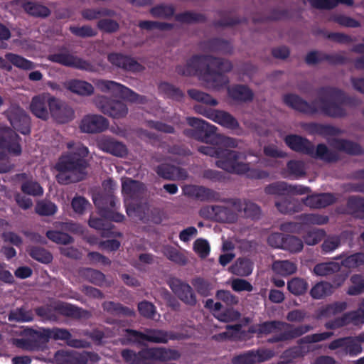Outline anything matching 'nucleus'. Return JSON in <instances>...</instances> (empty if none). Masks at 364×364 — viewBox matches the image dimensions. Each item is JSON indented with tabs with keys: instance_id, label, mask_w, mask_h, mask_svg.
Here are the masks:
<instances>
[{
	"instance_id": "nucleus-1",
	"label": "nucleus",
	"mask_w": 364,
	"mask_h": 364,
	"mask_svg": "<svg viewBox=\"0 0 364 364\" xmlns=\"http://www.w3.org/2000/svg\"><path fill=\"white\" fill-rule=\"evenodd\" d=\"M316 100L309 102L296 94H286L284 103L302 114L313 116L318 113L331 118H343L347 116L345 105L355 107L359 100L348 95L343 90L333 86H322L316 90Z\"/></svg>"
},
{
	"instance_id": "nucleus-2",
	"label": "nucleus",
	"mask_w": 364,
	"mask_h": 364,
	"mask_svg": "<svg viewBox=\"0 0 364 364\" xmlns=\"http://www.w3.org/2000/svg\"><path fill=\"white\" fill-rule=\"evenodd\" d=\"M232 69L230 61L210 55H193L185 65H178L176 71L181 75H201L208 88L219 90L229 83L228 77L223 73Z\"/></svg>"
},
{
	"instance_id": "nucleus-3",
	"label": "nucleus",
	"mask_w": 364,
	"mask_h": 364,
	"mask_svg": "<svg viewBox=\"0 0 364 364\" xmlns=\"http://www.w3.org/2000/svg\"><path fill=\"white\" fill-rule=\"evenodd\" d=\"M67 147L70 151L63 154L54 166L58 171L56 180L61 185L82 181L87 176V168L89 166L87 159L89 150L87 146L80 142H68Z\"/></svg>"
},
{
	"instance_id": "nucleus-4",
	"label": "nucleus",
	"mask_w": 364,
	"mask_h": 364,
	"mask_svg": "<svg viewBox=\"0 0 364 364\" xmlns=\"http://www.w3.org/2000/svg\"><path fill=\"white\" fill-rule=\"evenodd\" d=\"M313 328V326L310 324L294 326L289 323L274 320L258 324L254 332L258 335H268L283 330L282 332L276 333L267 340L268 343H276L297 338Z\"/></svg>"
},
{
	"instance_id": "nucleus-5",
	"label": "nucleus",
	"mask_w": 364,
	"mask_h": 364,
	"mask_svg": "<svg viewBox=\"0 0 364 364\" xmlns=\"http://www.w3.org/2000/svg\"><path fill=\"white\" fill-rule=\"evenodd\" d=\"M198 151L206 156L217 159L215 166L231 174L241 175L245 170V162L239 161L246 159L242 152L221 146H200Z\"/></svg>"
},
{
	"instance_id": "nucleus-6",
	"label": "nucleus",
	"mask_w": 364,
	"mask_h": 364,
	"mask_svg": "<svg viewBox=\"0 0 364 364\" xmlns=\"http://www.w3.org/2000/svg\"><path fill=\"white\" fill-rule=\"evenodd\" d=\"M284 141L292 151L318 159L324 162L335 163L339 160L338 154L330 150L325 144H318L315 149L311 141L297 134L287 135Z\"/></svg>"
},
{
	"instance_id": "nucleus-7",
	"label": "nucleus",
	"mask_w": 364,
	"mask_h": 364,
	"mask_svg": "<svg viewBox=\"0 0 364 364\" xmlns=\"http://www.w3.org/2000/svg\"><path fill=\"white\" fill-rule=\"evenodd\" d=\"M118 200L113 195L101 197L99 200L94 199L95 205L99 208L100 215L103 218H92L89 220V225L99 230H109L111 225L105 221L108 220L117 223L122 222L124 215L114 211L117 210Z\"/></svg>"
},
{
	"instance_id": "nucleus-8",
	"label": "nucleus",
	"mask_w": 364,
	"mask_h": 364,
	"mask_svg": "<svg viewBox=\"0 0 364 364\" xmlns=\"http://www.w3.org/2000/svg\"><path fill=\"white\" fill-rule=\"evenodd\" d=\"M34 311L38 316L50 321H57L58 314L73 318H80L86 313L82 308L63 301H58L53 305L38 306Z\"/></svg>"
},
{
	"instance_id": "nucleus-9",
	"label": "nucleus",
	"mask_w": 364,
	"mask_h": 364,
	"mask_svg": "<svg viewBox=\"0 0 364 364\" xmlns=\"http://www.w3.org/2000/svg\"><path fill=\"white\" fill-rule=\"evenodd\" d=\"M188 124L193 129H186L184 134L186 136L193 137V139L205 142L214 144L217 139V127L206 121L197 117H188Z\"/></svg>"
},
{
	"instance_id": "nucleus-10",
	"label": "nucleus",
	"mask_w": 364,
	"mask_h": 364,
	"mask_svg": "<svg viewBox=\"0 0 364 364\" xmlns=\"http://www.w3.org/2000/svg\"><path fill=\"white\" fill-rule=\"evenodd\" d=\"M50 62L61 65L87 72L95 71V65L90 61L73 55L66 47H61L59 52L50 54L48 57Z\"/></svg>"
},
{
	"instance_id": "nucleus-11",
	"label": "nucleus",
	"mask_w": 364,
	"mask_h": 364,
	"mask_svg": "<svg viewBox=\"0 0 364 364\" xmlns=\"http://www.w3.org/2000/svg\"><path fill=\"white\" fill-rule=\"evenodd\" d=\"M93 102L101 112L114 119L125 117L128 113V107L124 102L105 95H96Z\"/></svg>"
},
{
	"instance_id": "nucleus-12",
	"label": "nucleus",
	"mask_w": 364,
	"mask_h": 364,
	"mask_svg": "<svg viewBox=\"0 0 364 364\" xmlns=\"http://www.w3.org/2000/svg\"><path fill=\"white\" fill-rule=\"evenodd\" d=\"M12 127L23 135L31 133V119L18 105H11L4 112Z\"/></svg>"
},
{
	"instance_id": "nucleus-13",
	"label": "nucleus",
	"mask_w": 364,
	"mask_h": 364,
	"mask_svg": "<svg viewBox=\"0 0 364 364\" xmlns=\"http://www.w3.org/2000/svg\"><path fill=\"white\" fill-rule=\"evenodd\" d=\"M21 137L12 129L0 125V149L9 154L19 156L22 149L20 144Z\"/></svg>"
},
{
	"instance_id": "nucleus-14",
	"label": "nucleus",
	"mask_w": 364,
	"mask_h": 364,
	"mask_svg": "<svg viewBox=\"0 0 364 364\" xmlns=\"http://www.w3.org/2000/svg\"><path fill=\"white\" fill-rule=\"evenodd\" d=\"M107 60L113 66L125 72L138 73L145 70V67L143 65L128 55L112 53L108 55Z\"/></svg>"
},
{
	"instance_id": "nucleus-15",
	"label": "nucleus",
	"mask_w": 364,
	"mask_h": 364,
	"mask_svg": "<svg viewBox=\"0 0 364 364\" xmlns=\"http://www.w3.org/2000/svg\"><path fill=\"white\" fill-rule=\"evenodd\" d=\"M107 60L113 66L125 72L138 73L145 70V67L143 65L128 55L112 53L108 55Z\"/></svg>"
},
{
	"instance_id": "nucleus-16",
	"label": "nucleus",
	"mask_w": 364,
	"mask_h": 364,
	"mask_svg": "<svg viewBox=\"0 0 364 364\" xmlns=\"http://www.w3.org/2000/svg\"><path fill=\"white\" fill-rule=\"evenodd\" d=\"M95 85L102 92H110L114 97L127 98L132 101L135 100L138 96L129 87L115 81L98 80Z\"/></svg>"
},
{
	"instance_id": "nucleus-17",
	"label": "nucleus",
	"mask_w": 364,
	"mask_h": 364,
	"mask_svg": "<svg viewBox=\"0 0 364 364\" xmlns=\"http://www.w3.org/2000/svg\"><path fill=\"white\" fill-rule=\"evenodd\" d=\"M140 355L144 356V361L146 363H154L152 360H176L180 358V353L178 350L163 347L142 349Z\"/></svg>"
},
{
	"instance_id": "nucleus-18",
	"label": "nucleus",
	"mask_w": 364,
	"mask_h": 364,
	"mask_svg": "<svg viewBox=\"0 0 364 364\" xmlns=\"http://www.w3.org/2000/svg\"><path fill=\"white\" fill-rule=\"evenodd\" d=\"M185 196L203 202H220L221 194L213 189L196 185L186 186L183 188Z\"/></svg>"
},
{
	"instance_id": "nucleus-19",
	"label": "nucleus",
	"mask_w": 364,
	"mask_h": 364,
	"mask_svg": "<svg viewBox=\"0 0 364 364\" xmlns=\"http://www.w3.org/2000/svg\"><path fill=\"white\" fill-rule=\"evenodd\" d=\"M169 287L175 295L184 304L191 306L196 304V296L188 283L179 279H173L170 281Z\"/></svg>"
},
{
	"instance_id": "nucleus-20",
	"label": "nucleus",
	"mask_w": 364,
	"mask_h": 364,
	"mask_svg": "<svg viewBox=\"0 0 364 364\" xmlns=\"http://www.w3.org/2000/svg\"><path fill=\"white\" fill-rule=\"evenodd\" d=\"M54 97L49 93H43L33 97L30 105L31 112L38 118L48 119L50 114L51 100H54Z\"/></svg>"
},
{
	"instance_id": "nucleus-21",
	"label": "nucleus",
	"mask_w": 364,
	"mask_h": 364,
	"mask_svg": "<svg viewBox=\"0 0 364 364\" xmlns=\"http://www.w3.org/2000/svg\"><path fill=\"white\" fill-rule=\"evenodd\" d=\"M5 58L0 57V68L9 72L12 70L11 65L23 70H33L36 68V63L18 54L7 53Z\"/></svg>"
},
{
	"instance_id": "nucleus-22",
	"label": "nucleus",
	"mask_w": 364,
	"mask_h": 364,
	"mask_svg": "<svg viewBox=\"0 0 364 364\" xmlns=\"http://www.w3.org/2000/svg\"><path fill=\"white\" fill-rule=\"evenodd\" d=\"M109 127V121L102 115L90 114L85 116L80 124V129L85 133H100Z\"/></svg>"
},
{
	"instance_id": "nucleus-23",
	"label": "nucleus",
	"mask_w": 364,
	"mask_h": 364,
	"mask_svg": "<svg viewBox=\"0 0 364 364\" xmlns=\"http://www.w3.org/2000/svg\"><path fill=\"white\" fill-rule=\"evenodd\" d=\"M50 114L57 122L64 124L73 119L74 111L70 106L54 97L51 100Z\"/></svg>"
},
{
	"instance_id": "nucleus-24",
	"label": "nucleus",
	"mask_w": 364,
	"mask_h": 364,
	"mask_svg": "<svg viewBox=\"0 0 364 364\" xmlns=\"http://www.w3.org/2000/svg\"><path fill=\"white\" fill-rule=\"evenodd\" d=\"M99 148L114 156L124 158L128 154L127 146L115 139L109 136L102 138L98 141Z\"/></svg>"
},
{
	"instance_id": "nucleus-25",
	"label": "nucleus",
	"mask_w": 364,
	"mask_h": 364,
	"mask_svg": "<svg viewBox=\"0 0 364 364\" xmlns=\"http://www.w3.org/2000/svg\"><path fill=\"white\" fill-rule=\"evenodd\" d=\"M36 338L43 343H46L49 339L61 340L69 343L72 335L70 332L65 328H43L42 331H36L34 332Z\"/></svg>"
},
{
	"instance_id": "nucleus-26",
	"label": "nucleus",
	"mask_w": 364,
	"mask_h": 364,
	"mask_svg": "<svg viewBox=\"0 0 364 364\" xmlns=\"http://www.w3.org/2000/svg\"><path fill=\"white\" fill-rule=\"evenodd\" d=\"M145 341L154 343H167L168 341L179 338L178 333L158 328H146L144 330Z\"/></svg>"
},
{
	"instance_id": "nucleus-27",
	"label": "nucleus",
	"mask_w": 364,
	"mask_h": 364,
	"mask_svg": "<svg viewBox=\"0 0 364 364\" xmlns=\"http://www.w3.org/2000/svg\"><path fill=\"white\" fill-rule=\"evenodd\" d=\"M16 3L31 16L45 18L48 17L51 11L46 6L29 0H16Z\"/></svg>"
},
{
	"instance_id": "nucleus-28",
	"label": "nucleus",
	"mask_w": 364,
	"mask_h": 364,
	"mask_svg": "<svg viewBox=\"0 0 364 364\" xmlns=\"http://www.w3.org/2000/svg\"><path fill=\"white\" fill-rule=\"evenodd\" d=\"M331 145L337 150L350 156H362L364 154L363 147L358 142L346 139L335 138Z\"/></svg>"
},
{
	"instance_id": "nucleus-29",
	"label": "nucleus",
	"mask_w": 364,
	"mask_h": 364,
	"mask_svg": "<svg viewBox=\"0 0 364 364\" xmlns=\"http://www.w3.org/2000/svg\"><path fill=\"white\" fill-rule=\"evenodd\" d=\"M33 311L27 304L11 309L8 314V320L10 322L27 323L33 321Z\"/></svg>"
},
{
	"instance_id": "nucleus-30",
	"label": "nucleus",
	"mask_w": 364,
	"mask_h": 364,
	"mask_svg": "<svg viewBox=\"0 0 364 364\" xmlns=\"http://www.w3.org/2000/svg\"><path fill=\"white\" fill-rule=\"evenodd\" d=\"M306 129L311 134H318L322 136H335L343 133L342 129L335 126L316 122L307 124Z\"/></svg>"
},
{
	"instance_id": "nucleus-31",
	"label": "nucleus",
	"mask_w": 364,
	"mask_h": 364,
	"mask_svg": "<svg viewBox=\"0 0 364 364\" xmlns=\"http://www.w3.org/2000/svg\"><path fill=\"white\" fill-rule=\"evenodd\" d=\"M104 311L116 316L132 317L135 315L133 309L124 306L119 302L105 301L102 304Z\"/></svg>"
},
{
	"instance_id": "nucleus-32",
	"label": "nucleus",
	"mask_w": 364,
	"mask_h": 364,
	"mask_svg": "<svg viewBox=\"0 0 364 364\" xmlns=\"http://www.w3.org/2000/svg\"><path fill=\"white\" fill-rule=\"evenodd\" d=\"M201 47L208 51L220 52L223 53H230L232 51L231 43L227 41L220 38H213L203 41Z\"/></svg>"
},
{
	"instance_id": "nucleus-33",
	"label": "nucleus",
	"mask_w": 364,
	"mask_h": 364,
	"mask_svg": "<svg viewBox=\"0 0 364 364\" xmlns=\"http://www.w3.org/2000/svg\"><path fill=\"white\" fill-rule=\"evenodd\" d=\"M210 117L212 121L224 127L235 129L239 127L237 119L225 111L215 109V112H210Z\"/></svg>"
},
{
	"instance_id": "nucleus-34",
	"label": "nucleus",
	"mask_w": 364,
	"mask_h": 364,
	"mask_svg": "<svg viewBox=\"0 0 364 364\" xmlns=\"http://www.w3.org/2000/svg\"><path fill=\"white\" fill-rule=\"evenodd\" d=\"M67 88L73 93L80 96H90L94 93L93 85L85 80L73 79L67 83Z\"/></svg>"
},
{
	"instance_id": "nucleus-35",
	"label": "nucleus",
	"mask_w": 364,
	"mask_h": 364,
	"mask_svg": "<svg viewBox=\"0 0 364 364\" xmlns=\"http://www.w3.org/2000/svg\"><path fill=\"white\" fill-rule=\"evenodd\" d=\"M229 96L235 101L251 102L253 100L252 91L244 85H236L228 88Z\"/></svg>"
},
{
	"instance_id": "nucleus-36",
	"label": "nucleus",
	"mask_w": 364,
	"mask_h": 364,
	"mask_svg": "<svg viewBox=\"0 0 364 364\" xmlns=\"http://www.w3.org/2000/svg\"><path fill=\"white\" fill-rule=\"evenodd\" d=\"M275 206L283 214H292L300 210L301 203L291 197H284L275 202Z\"/></svg>"
},
{
	"instance_id": "nucleus-37",
	"label": "nucleus",
	"mask_w": 364,
	"mask_h": 364,
	"mask_svg": "<svg viewBox=\"0 0 364 364\" xmlns=\"http://www.w3.org/2000/svg\"><path fill=\"white\" fill-rule=\"evenodd\" d=\"M348 213L355 218H364V198L352 196L348 198L346 203Z\"/></svg>"
},
{
	"instance_id": "nucleus-38",
	"label": "nucleus",
	"mask_w": 364,
	"mask_h": 364,
	"mask_svg": "<svg viewBox=\"0 0 364 364\" xmlns=\"http://www.w3.org/2000/svg\"><path fill=\"white\" fill-rule=\"evenodd\" d=\"M309 349L308 347L299 344L285 350L281 355V358L286 364L291 363L294 359L304 357Z\"/></svg>"
},
{
	"instance_id": "nucleus-39",
	"label": "nucleus",
	"mask_w": 364,
	"mask_h": 364,
	"mask_svg": "<svg viewBox=\"0 0 364 364\" xmlns=\"http://www.w3.org/2000/svg\"><path fill=\"white\" fill-rule=\"evenodd\" d=\"M59 357L65 358L60 364H86L87 362V355L77 353H68L63 350H58L55 353V358L58 360Z\"/></svg>"
},
{
	"instance_id": "nucleus-40",
	"label": "nucleus",
	"mask_w": 364,
	"mask_h": 364,
	"mask_svg": "<svg viewBox=\"0 0 364 364\" xmlns=\"http://www.w3.org/2000/svg\"><path fill=\"white\" fill-rule=\"evenodd\" d=\"M232 272L241 277H247L252 274V262L246 258H239L231 267Z\"/></svg>"
},
{
	"instance_id": "nucleus-41",
	"label": "nucleus",
	"mask_w": 364,
	"mask_h": 364,
	"mask_svg": "<svg viewBox=\"0 0 364 364\" xmlns=\"http://www.w3.org/2000/svg\"><path fill=\"white\" fill-rule=\"evenodd\" d=\"M175 20L182 23H203L206 21V16L200 13L188 11L178 13L174 16Z\"/></svg>"
},
{
	"instance_id": "nucleus-42",
	"label": "nucleus",
	"mask_w": 364,
	"mask_h": 364,
	"mask_svg": "<svg viewBox=\"0 0 364 364\" xmlns=\"http://www.w3.org/2000/svg\"><path fill=\"white\" fill-rule=\"evenodd\" d=\"M81 275L85 280L98 287H102L105 280V275L102 272L92 268L83 269Z\"/></svg>"
},
{
	"instance_id": "nucleus-43",
	"label": "nucleus",
	"mask_w": 364,
	"mask_h": 364,
	"mask_svg": "<svg viewBox=\"0 0 364 364\" xmlns=\"http://www.w3.org/2000/svg\"><path fill=\"white\" fill-rule=\"evenodd\" d=\"M272 269L282 276H289L296 272L297 267L295 263L289 260L275 261L272 264Z\"/></svg>"
},
{
	"instance_id": "nucleus-44",
	"label": "nucleus",
	"mask_w": 364,
	"mask_h": 364,
	"mask_svg": "<svg viewBox=\"0 0 364 364\" xmlns=\"http://www.w3.org/2000/svg\"><path fill=\"white\" fill-rule=\"evenodd\" d=\"M333 293V286L328 282H321L310 290V295L314 299H321Z\"/></svg>"
},
{
	"instance_id": "nucleus-45",
	"label": "nucleus",
	"mask_w": 364,
	"mask_h": 364,
	"mask_svg": "<svg viewBox=\"0 0 364 364\" xmlns=\"http://www.w3.org/2000/svg\"><path fill=\"white\" fill-rule=\"evenodd\" d=\"M216 221L220 223H235L237 220V214L228 207L215 205Z\"/></svg>"
},
{
	"instance_id": "nucleus-46",
	"label": "nucleus",
	"mask_w": 364,
	"mask_h": 364,
	"mask_svg": "<svg viewBox=\"0 0 364 364\" xmlns=\"http://www.w3.org/2000/svg\"><path fill=\"white\" fill-rule=\"evenodd\" d=\"M159 90L166 97L172 100L180 101L184 96L183 92L178 87L167 82H161L159 85Z\"/></svg>"
},
{
	"instance_id": "nucleus-47",
	"label": "nucleus",
	"mask_w": 364,
	"mask_h": 364,
	"mask_svg": "<svg viewBox=\"0 0 364 364\" xmlns=\"http://www.w3.org/2000/svg\"><path fill=\"white\" fill-rule=\"evenodd\" d=\"M347 307L346 301H336L323 306L320 309L319 314L323 317H330L344 311Z\"/></svg>"
},
{
	"instance_id": "nucleus-48",
	"label": "nucleus",
	"mask_w": 364,
	"mask_h": 364,
	"mask_svg": "<svg viewBox=\"0 0 364 364\" xmlns=\"http://www.w3.org/2000/svg\"><path fill=\"white\" fill-rule=\"evenodd\" d=\"M29 255L41 263L48 264L53 260L52 254L43 247L33 246L28 250Z\"/></svg>"
},
{
	"instance_id": "nucleus-49",
	"label": "nucleus",
	"mask_w": 364,
	"mask_h": 364,
	"mask_svg": "<svg viewBox=\"0 0 364 364\" xmlns=\"http://www.w3.org/2000/svg\"><path fill=\"white\" fill-rule=\"evenodd\" d=\"M340 269L338 263L331 262L317 264L314 268V272L316 275L326 277L339 272Z\"/></svg>"
},
{
	"instance_id": "nucleus-50",
	"label": "nucleus",
	"mask_w": 364,
	"mask_h": 364,
	"mask_svg": "<svg viewBox=\"0 0 364 364\" xmlns=\"http://www.w3.org/2000/svg\"><path fill=\"white\" fill-rule=\"evenodd\" d=\"M326 237V232L322 229L313 228L306 231L303 235V242L307 245H315Z\"/></svg>"
},
{
	"instance_id": "nucleus-51",
	"label": "nucleus",
	"mask_w": 364,
	"mask_h": 364,
	"mask_svg": "<svg viewBox=\"0 0 364 364\" xmlns=\"http://www.w3.org/2000/svg\"><path fill=\"white\" fill-rule=\"evenodd\" d=\"M178 171V167L168 164H159L155 169L158 176L166 180H175Z\"/></svg>"
},
{
	"instance_id": "nucleus-52",
	"label": "nucleus",
	"mask_w": 364,
	"mask_h": 364,
	"mask_svg": "<svg viewBox=\"0 0 364 364\" xmlns=\"http://www.w3.org/2000/svg\"><path fill=\"white\" fill-rule=\"evenodd\" d=\"M188 95L191 99L207 105L216 106L218 104V100L213 98L210 95L196 89L188 90Z\"/></svg>"
},
{
	"instance_id": "nucleus-53",
	"label": "nucleus",
	"mask_w": 364,
	"mask_h": 364,
	"mask_svg": "<svg viewBox=\"0 0 364 364\" xmlns=\"http://www.w3.org/2000/svg\"><path fill=\"white\" fill-rule=\"evenodd\" d=\"M142 186L141 183L131 179L122 183V192L130 198H136L142 192Z\"/></svg>"
},
{
	"instance_id": "nucleus-54",
	"label": "nucleus",
	"mask_w": 364,
	"mask_h": 364,
	"mask_svg": "<svg viewBox=\"0 0 364 364\" xmlns=\"http://www.w3.org/2000/svg\"><path fill=\"white\" fill-rule=\"evenodd\" d=\"M174 13L175 8L172 5L159 4L150 9V14L155 18H170Z\"/></svg>"
},
{
	"instance_id": "nucleus-55",
	"label": "nucleus",
	"mask_w": 364,
	"mask_h": 364,
	"mask_svg": "<svg viewBox=\"0 0 364 364\" xmlns=\"http://www.w3.org/2000/svg\"><path fill=\"white\" fill-rule=\"evenodd\" d=\"M46 237L52 242L59 245H69L73 242V238L68 233L58 230H48Z\"/></svg>"
},
{
	"instance_id": "nucleus-56",
	"label": "nucleus",
	"mask_w": 364,
	"mask_h": 364,
	"mask_svg": "<svg viewBox=\"0 0 364 364\" xmlns=\"http://www.w3.org/2000/svg\"><path fill=\"white\" fill-rule=\"evenodd\" d=\"M345 350L351 357H355L362 352L361 341L359 337H346Z\"/></svg>"
},
{
	"instance_id": "nucleus-57",
	"label": "nucleus",
	"mask_w": 364,
	"mask_h": 364,
	"mask_svg": "<svg viewBox=\"0 0 364 364\" xmlns=\"http://www.w3.org/2000/svg\"><path fill=\"white\" fill-rule=\"evenodd\" d=\"M308 288V283L301 278H293L287 282L288 290L294 295L304 294Z\"/></svg>"
},
{
	"instance_id": "nucleus-58",
	"label": "nucleus",
	"mask_w": 364,
	"mask_h": 364,
	"mask_svg": "<svg viewBox=\"0 0 364 364\" xmlns=\"http://www.w3.org/2000/svg\"><path fill=\"white\" fill-rule=\"evenodd\" d=\"M21 190L23 193L32 196H41L43 193L41 186L37 181L33 180L24 181L21 186Z\"/></svg>"
},
{
	"instance_id": "nucleus-59",
	"label": "nucleus",
	"mask_w": 364,
	"mask_h": 364,
	"mask_svg": "<svg viewBox=\"0 0 364 364\" xmlns=\"http://www.w3.org/2000/svg\"><path fill=\"white\" fill-rule=\"evenodd\" d=\"M299 219L305 225H325L329 218L327 215L313 213H305L299 215Z\"/></svg>"
},
{
	"instance_id": "nucleus-60",
	"label": "nucleus",
	"mask_w": 364,
	"mask_h": 364,
	"mask_svg": "<svg viewBox=\"0 0 364 364\" xmlns=\"http://www.w3.org/2000/svg\"><path fill=\"white\" fill-rule=\"evenodd\" d=\"M304 242L298 237L286 235L283 250L291 252H299L303 250Z\"/></svg>"
},
{
	"instance_id": "nucleus-61",
	"label": "nucleus",
	"mask_w": 364,
	"mask_h": 364,
	"mask_svg": "<svg viewBox=\"0 0 364 364\" xmlns=\"http://www.w3.org/2000/svg\"><path fill=\"white\" fill-rule=\"evenodd\" d=\"M330 20L343 27L358 28L360 26V23L358 20L343 14L333 15Z\"/></svg>"
},
{
	"instance_id": "nucleus-62",
	"label": "nucleus",
	"mask_w": 364,
	"mask_h": 364,
	"mask_svg": "<svg viewBox=\"0 0 364 364\" xmlns=\"http://www.w3.org/2000/svg\"><path fill=\"white\" fill-rule=\"evenodd\" d=\"M341 245V238L338 235H328L327 236L321 246V252L323 254H328L336 250Z\"/></svg>"
},
{
	"instance_id": "nucleus-63",
	"label": "nucleus",
	"mask_w": 364,
	"mask_h": 364,
	"mask_svg": "<svg viewBox=\"0 0 364 364\" xmlns=\"http://www.w3.org/2000/svg\"><path fill=\"white\" fill-rule=\"evenodd\" d=\"M341 264L348 269L356 268L364 264V253L357 252L346 257Z\"/></svg>"
},
{
	"instance_id": "nucleus-64",
	"label": "nucleus",
	"mask_w": 364,
	"mask_h": 364,
	"mask_svg": "<svg viewBox=\"0 0 364 364\" xmlns=\"http://www.w3.org/2000/svg\"><path fill=\"white\" fill-rule=\"evenodd\" d=\"M350 281L353 285L349 287L347 291L348 295L356 296L364 292V278L362 276L359 274L353 275Z\"/></svg>"
}]
</instances>
